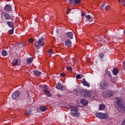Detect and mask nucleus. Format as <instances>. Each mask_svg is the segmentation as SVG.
Wrapping results in <instances>:
<instances>
[{
  "label": "nucleus",
  "instance_id": "a19ab883",
  "mask_svg": "<svg viewBox=\"0 0 125 125\" xmlns=\"http://www.w3.org/2000/svg\"><path fill=\"white\" fill-rule=\"evenodd\" d=\"M25 114L26 115H31V113H29L28 112H27Z\"/></svg>",
  "mask_w": 125,
  "mask_h": 125
},
{
  "label": "nucleus",
  "instance_id": "f8f14e48",
  "mask_svg": "<svg viewBox=\"0 0 125 125\" xmlns=\"http://www.w3.org/2000/svg\"><path fill=\"white\" fill-rule=\"evenodd\" d=\"M85 18H86V21H88L89 22L93 21L92 17H91L89 15L85 16Z\"/></svg>",
  "mask_w": 125,
  "mask_h": 125
},
{
  "label": "nucleus",
  "instance_id": "4468645a",
  "mask_svg": "<svg viewBox=\"0 0 125 125\" xmlns=\"http://www.w3.org/2000/svg\"><path fill=\"white\" fill-rule=\"evenodd\" d=\"M5 11H10L11 10V6L9 4H6L4 7Z\"/></svg>",
  "mask_w": 125,
  "mask_h": 125
},
{
  "label": "nucleus",
  "instance_id": "c85d7f7f",
  "mask_svg": "<svg viewBox=\"0 0 125 125\" xmlns=\"http://www.w3.org/2000/svg\"><path fill=\"white\" fill-rule=\"evenodd\" d=\"M81 103L83 105H86L87 104V101L85 100H82Z\"/></svg>",
  "mask_w": 125,
  "mask_h": 125
},
{
  "label": "nucleus",
  "instance_id": "cd10ccee",
  "mask_svg": "<svg viewBox=\"0 0 125 125\" xmlns=\"http://www.w3.org/2000/svg\"><path fill=\"white\" fill-rule=\"evenodd\" d=\"M13 33H14V27H13L11 30L9 31V35H13Z\"/></svg>",
  "mask_w": 125,
  "mask_h": 125
},
{
  "label": "nucleus",
  "instance_id": "20e7f679",
  "mask_svg": "<svg viewBox=\"0 0 125 125\" xmlns=\"http://www.w3.org/2000/svg\"><path fill=\"white\" fill-rule=\"evenodd\" d=\"M95 116L97 117V118L102 119L103 120H107V119L108 118V115H107L106 113L102 112L96 113L95 114Z\"/></svg>",
  "mask_w": 125,
  "mask_h": 125
},
{
  "label": "nucleus",
  "instance_id": "c756f323",
  "mask_svg": "<svg viewBox=\"0 0 125 125\" xmlns=\"http://www.w3.org/2000/svg\"><path fill=\"white\" fill-rule=\"evenodd\" d=\"M81 2H82L81 0H75V5L79 4V3H81Z\"/></svg>",
  "mask_w": 125,
  "mask_h": 125
},
{
  "label": "nucleus",
  "instance_id": "7ed1b4c3",
  "mask_svg": "<svg viewBox=\"0 0 125 125\" xmlns=\"http://www.w3.org/2000/svg\"><path fill=\"white\" fill-rule=\"evenodd\" d=\"M99 87L100 89L103 90L109 88V82L105 80L102 81L99 84Z\"/></svg>",
  "mask_w": 125,
  "mask_h": 125
},
{
  "label": "nucleus",
  "instance_id": "423d86ee",
  "mask_svg": "<svg viewBox=\"0 0 125 125\" xmlns=\"http://www.w3.org/2000/svg\"><path fill=\"white\" fill-rule=\"evenodd\" d=\"M70 113L72 116L73 117H79L80 113L79 112V110L77 108H74L71 110Z\"/></svg>",
  "mask_w": 125,
  "mask_h": 125
},
{
  "label": "nucleus",
  "instance_id": "a878e982",
  "mask_svg": "<svg viewBox=\"0 0 125 125\" xmlns=\"http://www.w3.org/2000/svg\"><path fill=\"white\" fill-rule=\"evenodd\" d=\"M1 54L2 56H6L7 55V52L5 50H3L1 52Z\"/></svg>",
  "mask_w": 125,
  "mask_h": 125
},
{
  "label": "nucleus",
  "instance_id": "37998d69",
  "mask_svg": "<svg viewBox=\"0 0 125 125\" xmlns=\"http://www.w3.org/2000/svg\"><path fill=\"white\" fill-rule=\"evenodd\" d=\"M82 16H83V14H82Z\"/></svg>",
  "mask_w": 125,
  "mask_h": 125
},
{
  "label": "nucleus",
  "instance_id": "72a5a7b5",
  "mask_svg": "<svg viewBox=\"0 0 125 125\" xmlns=\"http://www.w3.org/2000/svg\"><path fill=\"white\" fill-rule=\"evenodd\" d=\"M66 69L67 70H68V71H72V67H71V66H68L66 67Z\"/></svg>",
  "mask_w": 125,
  "mask_h": 125
},
{
  "label": "nucleus",
  "instance_id": "c03bdc74",
  "mask_svg": "<svg viewBox=\"0 0 125 125\" xmlns=\"http://www.w3.org/2000/svg\"><path fill=\"white\" fill-rule=\"evenodd\" d=\"M82 16H83V14H82Z\"/></svg>",
  "mask_w": 125,
  "mask_h": 125
},
{
  "label": "nucleus",
  "instance_id": "1a4fd4ad",
  "mask_svg": "<svg viewBox=\"0 0 125 125\" xmlns=\"http://www.w3.org/2000/svg\"><path fill=\"white\" fill-rule=\"evenodd\" d=\"M85 97H91V98H94V93L87 90L85 92Z\"/></svg>",
  "mask_w": 125,
  "mask_h": 125
},
{
  "label": "nucleus",
  "instance_id": "f704fd0d",
  "mask_svg": "<svg viewBox=\"0 0 125 125\" xmlns=\"http://www.w3.org/2000/svg\"><path fill=\"white\" fill-rule=\"evenodd\" d=\"M99 57H100V58H103V57H104V53H101L99 55Z\"/></svg>",
  "mask_w": 125,
  "mask_h": 125
},
{
  "label": "nucleus",
  "instance_id": "bb28decb",
  "mask_svg": "<svg viewBox=\"0 0 125 125\" xmlns=\"http://www.w3.org/2000/svg\"><path fill=\"white\" fill-rule=\"evenodd\" d=\"M106 5L105 3L103 4L102 5L101 7V9L102 10H104V9H105V8H106Z\"/></svg>",
  "mask_w": 125,
  "mask_h": 125
},
{
  "label": "nucleus",
  "instance_id": "393cba45",
  "mask_svg": "<svg viewBox=\"0 0 125 125\" xmlns=\"http://www.w3.org/2000/svg\"><path fill=\"white\" fill-rule=\"evenodd\" d=\"M112 82H113L114 83H116L117 82H118V78L117 77H114L112 79Z\"/></svg>",
  "mask_w": 125,
  "mask_h": 125
},
{
  "label": "nucleus",
  "instance_id": "0eeeda50",
  "mask_svg": "<svg viewBox=\"0 0 125 125\" xmlns=\"http://www.w3.org/2000/svg\"><path fill=\"white\" fill-rule=\"evenodd\" d=\"M43 91L45 92L46 96H48V97H51V93H50V91L48 90V86H47V85H44Z\"/></svg>",
  "mask_w": 125,
  "mask_h": 125
},
{
  "label": "nucleus",
  "instance_id": "6ab92c4d",
  "mask_svg": "<svg viewBox=\"0 0 125 125\" xmlns=\"http://www.w3.org/2000/svg\"><path fill=\"white\" fill-rule=\"evenodd\" d=\"M113 74L115 75V76H117V75L119 74V69L117 68H114L113 70Z\"/></svg>",
  "mask_w": 125,
  "mask_h": 125
},
{
  "label": "nucleus",
  "instance_id": "a211bd4d",
  "mask_svg": "<svg viewBox=\"0 0 125 125\" xmlns=\"http://www.w3.org/2000/svg\"><path fill=\"white\" fill-rule=\"evenodd\" d=\"M33 74L35 75V76H37V77H39V76H41L42 74V72L41 71H39L38 70L34 71Z\"/></svg>",
  "mask_w": 125,
  "mask_h": 125
},
{
  "label": "nucleus",
  "instance_id": "c9c22d12",
  "mask_svg": "<svg viewBox=\"0 0 125 125\" xmlns=\"http://www.w3.org/2000/svg\"><path fill=\"white\" fill-rule=\"evenodd\" d=\"M109 8H110V6L107 5L105 7V10L107 11V10H109Z\"/></svg>",
  "mask_w": 125,
  "mask_h": 125
},
{
  "label": "nucleus",
  "instance_id": "6e6552de",
  "mask_svg": "<svg viewBox=\"0 0 125 125\" xmlns=\"http://www.w3.org/2000/svg\"><path fill=\"white\" fill-rule=\"evenodd\" d=\"M20 96V92L18 90L15 91L12 95V98L14 100H16Z\"/></svg>",
  "mask_w": 125,
  "mask_h": 125
},
{
  "label": "nucleus",
  "instance_id": "aec40b11",
  "mask_svg": "<svg viewBox=\"0 0 125 125\" xmlns=\"http://www.w3.org/2000/svg\"><path fill=\"white\" fill-rule=\"evenodd\" d=\"M13 66H17V65L18 64V60L17 59H15L12 62Z\"/></svg>",
  "mask_w": 125,
  "mask_h": 125
},
{
  "label": "nucleus",
  "instance_id": "f3484780",
  "mask_svg": "<svg viewBox=\"0 0 125 125\" xmlns=\"http://www.w3.org/2000/svg\"><path fill=\"white\" fill-rule=\"evenodd\" d=\"M33 59H34V58H28L27 60H26V63L28 64H30L32 63H33Z\"/></svg>",
  "mask_w": 125,
  "mask_h": 125
},
{
  "label": "nucleus",
  "instance_id": "4c0bfd02",
  "mask_svg": "<svg viewBox=\"0 0 125 125\" xmlns=\"http://www.w3.org/2000/svg\"><path fill=\"white\" fill-rule=\"evenodd\" d=\"M60 76H61V77H65L66 74H65V73H62L60 74Z\"/></svg>",
  "mask_w": 125,
  "mask_h": 125
},
{
  "label": "nucleus",
  "instance_id": "9b49d317",
  "mask_svg": "<svg viewBox=\"0 0 125 125\" xmlns=\"http://www.w3.org/2000/svg\"><path fill=\"white\" fill-rule=\"evenodd\" d=\"M65 45L68 47H70L72 45V42L70 40H67L65 42Z\"/></svg>",
  "mask_w": 125,
  "mask_h": 125
},
{
  "label": "nucleus",
  "instance_id": "79ce46f5",
  "mask_svg": "<svg viewBox=\"0 0 125 125\" xmlns=\"http://www.w3.org/2000/svg\"><path fill=\"white\" fill-rule=\"evenodd\" d=\"M118 1H119V2H120L121 1V0H118Z\"/></svg>",
  "mask_w": 125,
  "mask_h": 125
},
{
  "label": "nucleus",
  "instance_id": "9d476101",
  "mask_svg": "<svg viewBox=\"0 0 125 125\" xmlns=\"http://www.w3.org/2000/svg\"><path fill=\"white\" fill-rule=\"evenodd\" d=\"M82 83L83 84V85L87 86V87H89V86H90V84H89V83L87 82L86 80L84 78L82 80Z\"/></svg>",
  "mask_w": 125,
  "mask_h": 125
},
{
  "label": "nucleus",
  "instance_id": "f03ea898",
  "mask_svg": "<svg viewBox=\"0 0 125 125\" xmlns=\"http://www.w3.org/2000/svg\"><path fill=\"white\" fill-rule=\"evenodd\" d=\"M44 43V38L43 37H42L39 39V41L36 42L34 43V46L35 47H42V46H43Z\"/></svg>",
  "mask_w": 125,
  "mask_h": 125
},
{
  "label": "nucleus",
  "instance_id": "f257e3e1",
  "mask_svg": "<svg viewBox=\"0 0 125 125\" xmlns=\"http://www.w3.org/2000/svg\"><path fill=\"white\" fill-rule=\"evenodd\" d=\"M116 104L118 106L117 109L121 113H124L125 111V106H124V104H123V100L119 98H116Z\"/></svg>",
  "mask_w": 125,
  "mask_h": 125
},
{
  "label": "nucleus",
  "instance_id": "39448f33",
  "mask_svg": "<svg viewBox=\"0 0 125 125\" xmlns=\"http://www.w3.org/2000/svg\"><path fill=\"white\" fill-rule=\"evenodd\" d=\"M103 95L104 97H111L112 95H114V92L106 90L104 91Z\"/></svg>",
  "mask_w": 125,
  "mask_h": 125
},
{
  "label": "nucleus",
  "instance_id": "dca6fc26",
  "mask_svg": "<svg viewBox=\"0 0 125 125\" xmlns=\"http://www.w3.org/2000/svg\"><path fill=\"white\" fill-rule=\"evenodd\" d=\"M105 105L103 104H101L99 105V110H100V111L105 110Z\"/></svg>",
  "mask_w": 125,
  "mask_h": 125
},
{
  "label": "nucleus",
  "instance_id": "2eb2a0df",
  "mask_svg": "<svg viewBox=\"0 0 125 125\" xmlns=\"http://www.w3.org/2000/svg\"><path fill=\"white\" fill-rule=\"evenodd\" d=\"M73 33L71 32H68L66 35V37L67 38V39H73Z\"/></svg>",
  "mask_w": 125,
  "mask_h": 125
},
{
  "label": "nucleus",
  "instance_id": "58836bf2",
  "mask_svg": "<svg viewBox=\"0 0 125 125\" xmlns=\"http://www.w3.org/2000/svg\"><path fill=\"white\" fill-rule=\"evenodd\" d=\"M106 76H107V77H108V78H111V73H107L106 74Z\"/></svg>",
  "mask_w": 125,
  "mask_h": 125
},
{
  "label": "nucleus",
  "instance_id": "e433bc0d",
  "mask_svg": "<svg viewBox=\"0 0 125 125\" xmlns=\"http://www.w3.org/2000/svg\"><path fill=\"white\" fill-rule=\"evenodd\" d=\"M57 97H58L59 98H61V97H62V95L61 94H60V93H58L57 94Z\"/></svg>",
  "mask_w": 125,
  "mask_h": 125
},
{
  "label": "nucleus",
  "instance_id": "412c9836",
  "mask_svg": "<svg viewBox=\"0 0 125 125\" xmlns=\"http://www.w3.org/2000/svg\"><path fill=\"white\" fill-rule=\"evenodd\" d=\"M39 109L42 111V112H45L47 110V108L44 106H41L39 107Z\"/></svg>",
  "mask_w": 125,
  "mask_h": 125
},
{
  "label": "nucleus",
  "instance_id": "ea45409f",
  "mask_svg": "<svg viewBox=\"0 0 125 125\" xmlns=\"http://www.w3.org/2000/svg\"><path fill=\"white\" fill-rule=\"evenodd\" d=\"M71 10H70V8H67V14H69V12H70Z\"/></svg>",
  "mask_w": 125,
  "mask_h": 125
},
{
  "label": "nucleus",
  "instance_id": "473e14b6",
  "mask_svg": "<svg viewBox=\"0 0 125 125\" xmlns=\"http://www.w3.org/2000/svg\"><path fill=\"white\" fill-rule=\"evenodd\" d=\"M48 52L49 54H52V53H53V50L50 49L48 51Z\"/></svg>",
  "mask_w": 125,
  "mask_h": 125
},
{
  "label": "nucleus",
  "instance_id": "2f4dec72",
  "mask_svg": "<svg viewBox=\"0 0 125 125\" xmlns=\"http://www.w3.org/2000/svg\"><path fill=\"white\" fill-rule=\"evenodd\" d=\"M29 43H33L34 42V39L30 38L28 41Z\"/></svg>",
  "mask_w": 125,
  "mask_h": 125
},
{
  "label": "nucleus",
  "instance_id": "4be33fe9",
  "mask_svg": "<svg viewBox=\"0 0 125 125\" xmlns=\"http://www.w3.org/2000/svg\"><path fill=\"white\" fill-rule=\"evenodd\" d=\"M56 88H57V89H62V88H63V86H62V85L60 83H58L56 86Z\"/></svg>",
  "mask_w": 125,
  "mask_h": 125
},
{
  "label": "nucleus",
  "instance_id": "b1692460",
  "mask_svg": "<svg viewBox=\"0 0 125 125\" xmlns=\"http://www.w3.org/2000/svg\"><path fill=\"white\" fill-rule=\"evenodd\" d=\"M69 2L71 5H76V0H69Z\"/></svg>",
  "mask_w": 125,
  "mask_h": 125
},
{
  "label": "nucleus",
  "instance_id": "5701e85b",
  "mask_svg": "<svg viewBox=\"0 0 125 125\" xmlns=\"http://www.w3.org/2000/svg\"><path fill=\"white\" fill-rule=\"evenodd\" d=\"M7 24L9 26V27L12 28V29L13 28H14V27H13V22H12L11 21H8L7 22Z\"/></svg>",
  "mask_w": 125,
  "mask_h": 125
},
{
  "label": "nucleus",
  "instance_id": "ddd939ff",
  "mask_svg": "<svg viewBox=\"0 0 125 125\" xmlns=\"http://www.w3.org/2000/svg\"><path fill=\"white\" fill-rule=\"evenodd\" d=\"M3 15L4 16L5 19H6V20H10V18H11V17H10V15H9V14L7 13H4Z\"/></svg>",
  "mask_w": 125,
  "mask_h": 125
},
{
  "label": "nucleus",
  "instance_id": "7c9ffc66",
  "mask_svg": "<svg viewBox=\"0 0 125 125\" xmlns=\"http://www.w3.org/2000/svg\"><path fill=\"white\" fill-rule=\"evenodd\" d=\"M76 79L79 80V79H82V75L81 74L77 75L76 76Z\"/></svg>",
  "mask_w": 125,
  "mask_h": 125
}]
</instances>
